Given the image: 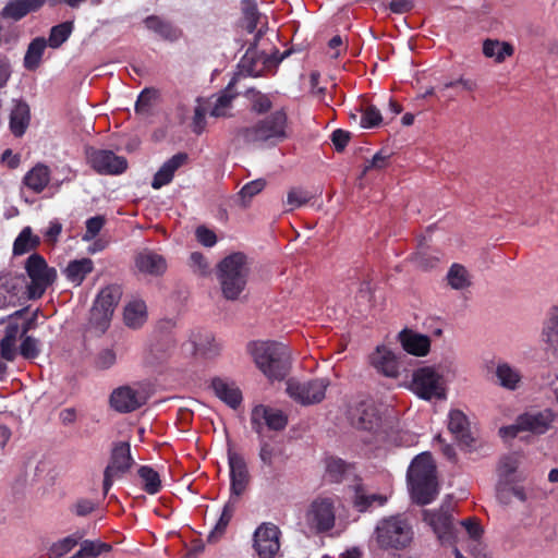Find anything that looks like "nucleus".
Returning <instances> with one entry per match:
<instances>
[{
    "instance_id": "nucleus-51",
    "label": "nucleus",
    "mask_w": 558,
    "mask_h": 558,
    "mask_svg": "<svg viewBox=\"0 0 558 558\" xmlns=\"http://www.w3.org/2000/svg\"><path fill=\"white\" fill-rule=\"evenodd\" d=\"M247 97L251 101L252 110L257 113L267 112L271 108V101L267 95L250 89L247 90Z\"/></svg>"
},
{
    "instance_id": "nucleus-37",
    "label": "nucleus",
    "mask_w": 558,
    "mask_h": 558,
    "mask_svg": "<svg viewBox=\"0 0 558 558\" xmlns=\"http://www.w3.org/2000/svg\"><path fill=\"white\" fill-rule=\"evenodd\" d=\"M513 51V47L509 43L497 39H486L483 43L484 56L494 59L497 63H501L507 57H511Z\"/></svg>"
},
{
    "instance_id": "nucleus-47",
    "label": "nucleus",
    "mask_w": 558,
    "mask_h": 558,
    "mask_svg": "<svg viewBox=\"0 0 558 558\" xmlns=\"http://www.w3.org/2000/svg\"><path fill=\"white\" fill-rule=\"evenodd\" d=\"M73 31L72 22H64L57 26H53L50 32L48 39L49 46L52 48L60 47L71 35Z\"/></svg>"
},
{
    "instance_id": "nucleus-28",
    "label": "nucleus",
    "mask_w": 558,
    "mask_h": 558,
    "mask_svg": "<svg viewBox=\"0 0 558 558\" xmlns=\"http://www.w3.org/2000/svg\"><path fill=\"white\" fill-rule=\"evenodd\" d=\"M185 347H189L186 350L192 354H199L204 357H214L221 349V344L210 333L204 336L194 333Z\"/></svg>"
},
{
    "instance_id": "nucleus-55",
    "label": "nucleus",
    "mask_w": 558,
    "mask_h": 558,
    "mask_svg": "<svg viewBox=\"0 0 558 558\" xmlns=\"http://www.w3.org/2000/svg\"><path fill=\"white\" fill-rule=\"evenodd\" d=\"M77 544V538L74 536H68L63 539L54 543L50 549V555L53 558H59L70 550H72Z\"/></svg>"
},
{
    "instance_id": "nucleus-29",
    "label": "nucleus",
    "mask_w": 558,
    "mask_h": 558,
    "mask_svg": "<svg viewBox=\"0 0 558 558\" xmlns=\"http://www.w3.org/2000/svg\"><path fill=\"white\" fill-rule=\"evenodd\" d=\"M495 376L498 385L510 391L518 390L523 383V376L520 369L507 362L497 364Z\"/></svg>"
},
{
    "instance_id": "nucleus-39",
    "label": "nucleus",
    "mask_w": 558,
    "mask_h": 558,
    "mask_svg": "<svg viewBox=\"0 0 558 558\" xmlns=\"http://www.w3.org/2000/svg\"><path fill=\"white\" fill-rule=\"evenodd\" d=\"M387 498L383 495L368 494L361 485H356L354 488L353 504L359 511H366L374 505L383 506Z\"/></svg>"
},
{
    "instance_id": "nucleus-4",
    "label": "nucleus",
    "mask_w": 558,
    "mask_h": 558,
    "mask_svg": "<svg viewBox=\"0 0 558 558\" xmlns=\"http://www.w3.org/2000/svg\"><path fill=\"white\" fill-rule=\"evenodd\" d=\"M290 134L288 116L283 109L276 110L254 126L240 131V135L247 143L263 142L271 145L286 141Z\"/></svg>"
},
{
    "instance_id": "nucleus-23",
    "label": "nucleus",
    "mask_w": 558,
    "mask_h": 558,
    "mask_svg": "<svg viewBox=\"0 0 558 558\" xmlns=\"http://www.w3.org/2000/svg\"><path fill=\"white\" fill-rule=\"evenodd\" d=\"M24 312V310H20L8 317L9 325L7 326L4 337L0 341L1 356L7 361H13L16 357V340L20 333V326L15 319L21 317Z\"/></svg>"
},
{
    "instance_id": "nucleus-6",
    "label": "nucleus",
    "mask_w": 558,
    "mask_h": 558,
    "mask_svg": "<svg viewBox=\"0 0 558 558\" xmlns=\"http://www.w3.org/2000/svg\"><path fill=\"white\" fill-rule=\"evenodd\" d=\"M412 537L410 524L400 515L383 519L375 530L376 542L383 549L404 548L411 543Z\"/></svg>"
},
{
    "instance_id": "nucleus-63",
    "label": "nucleus",
    "mask_w": 558,
    "mask_h": 558,
    "mask_svg": "<svg viewBox=\"0 0 558 558\" xmlns=\"http://www.w3.org/2000/svg\"><path fill=\"white\" fill-rule=\"evenodd\" d=\"M520 432H524L523 427L520 426V416L515 420L514 424L504 426L499 429V435L502 438H513L515 437Z\"/></svg>"
},
{
    "instance_id": "nucleus-30",
    "label": "nucleus",
    "mask_w": 558,
    "mask_h": 558,
    "mask_svg": "<svg viewBox=\"0 0 558 558\" xmlns=\"http://www.w3.org/2000/svg\"><path fill=\"white\" fill-rule=\"evenodd\" d=\"M136 268L147 275L159 276L167 269L166 259L151 251H144L140 253L135 259Z\"/></svg>"
},
{
    "instance_id": "nucleus-27",
    "label": "nucleus",
    "mask_w": 558,
    "mask_h": 558,
    "mask_svg": "<svg viewBox=\"0 0 558 558\" xmlns=\"http://www.w3.org/2000/svg\"><path fill=\"white\" fill-rule=\"evenodd\" d=\"M186 159V154L182 153H179L168 159L154 175L151 187L159 190L169 184L172 181L175 171L185 163Z\"/></svg>"
},
{
    "instance_id": "nucleus-44",
    "label": "nucleus",
    "mask_w": 558,
    "mask_h": 558,
    "mask_svg": "<svg viewBox=\"0 0 558 558\" xmlns=\"http://www.w3.org/2000/svg\"><path fill=\"white\" fill-rule=\"evenodd\" d=\"M233 513H234V504L231 501H228L222 509L219 520L217 521L216 525L214 526V529L210 531V533L208 535L209 542L217 541L226 532V529H227L228 524L230 523V521L233 517Z\"/></svg>"
},
{
    "instance_id": "nucleus-40",
    "label": "nucleus",
    "mask_w": 558,
    "mask_h": 558,
    "mask_svg": "<svg viewBox=\"0 0 558 558\" xmlns=\"http://www.w3.org/2000/svg\"><path fill=\"white\" fill-rule=\"evenodd\" d=\"M145 25L148 29L155 32L160 37L167 40H175L180 37V31L169 22L161 20L158 16H148L145 20Z\"/></svg>"
},
{
    "instance_id": "nucleus-61",
    "label": "nucleus",
    "mask_w": 558,
    "mask_h": 558,
    "mask_svg": "<svg viewBox=\"0 0 558 558\" xmlns=\"http://www.w3.org/2000/svg\"><path fill=\"white\" fill-rule=\"evenodd\" d=\"M275 456V448L267 442H263L259 450V459L262 462L267 466H272Z\"/></svg>"
},
{
    "instance_id": "nucleus-20",
    "label": "nucleus",
    "mask_w": 558,
    "mask_h": 558,
    "mask_svg": "<svg viewBox=\"0 0 558 558\" xmlns=\"http://www.w3.org/2000/svg\"><path fill=\"white\" fill-rule=\"evenodd\" d=\"M371 365L386 377L396 378L400 374L397 355L387 347L378 345L369 355Z\"/></svg>"
},
{
    "instance_id": "nucleus-11",
    "label": "nucleus",
    "mask_w": 558,
    "mask_h": 558,
    "mask_svg": "<svg viewBox=\"0 0 558 558\" xmlns=\"http://www.w3.org/2000/svg\"><path fill=\"white\" fill-rule=\"evenodd\" d=\"M329 385L328 379L320 378L306 383L295 379L287 381V393L296 402L303 405H310L320 402L325 398L326 389Z\"/></svg>"
},
{
    "instance_id": "nucleus-18",
    "label": "nucleus",
    "mask_w": 558,
    "mask_h": 558,
    "mask_svg": "<svg viewBox=\"0 0 558 558\" xmlns=\"http://www.w3.org/2000/svg\"><path fill=\"white\" fill-rule=\"evenodd\" d=\"M145 403V397L138 390L122 386L112 391L110 396L111 407L120 413L135 411Z\"/></svg>"
},
{
    "instance_id": "nucleus-21",
    "label": "nucleus",
    "mask_w": 558,
    "mask_h": 558,
    "mask_svg": "<svg viewBox=\"0 0 558 558\" xmlns=\"http://www.w3.org/2000/svg\"><path fill=\"white\" fill-rule=\"evenodd\" d=\"M264 420L266 425L274 430H281L287 426L288 418L282 411L271 409L265 405H257L252 411L251 422L253 428L260 433V421Z\"/></svg>"
},
{
    "instance_id": "nucleus-57",
    "label": "nucleus",
    "mask_w": 558,
    "mask_h": 558,
    "mask_svg": "<svg viewBox=\"0 0 558 558\" xmlns=\"http://www.w3.org/2000/svg\"><path fill=\"white\" fill-rule=\"evenodd\" d=\"M117 354L113 349H104L101 350L96 359L95 365L99 369H108L116 364Z\"/></svg>"
},
{
    "instance_id": "nucleus-38",
    "label": "nucleus",
    "mask_w": 558,
    "mask_h": 558,
    "mask_svg": "<svg viewBox=\"0 0 558 558\" xmlns=\"http://www.w3.org/2000/svg\"><path fill=\"white\" fill-rule=\"evenodd\" d=\"M39 244L40 238L34 234L31 227H25L14 241L13 253L15 255H23L35 250Z\"/></svg>"
},
{
    "instance_id": "nucleus-36",
    "label": "nucleus",
    "mask_w": 558,
    "mask_h": 558,
    "mask_svg": "<svg viewBox=\"0 0 558 558\" xmlns=\"http://www.w3.org/2000/svg\"><path fill=\"white\" fill-rule=\"evenodd\" d=\"M29 123V108L25 102L17 101L10 114V130L15 136H22Z\"/></svg>"
},
{
    "instance_id": "nucleus-53",
    "label": "nucleus",
    "mask_w": 558,
    "mask_h": 558,
    "mask_svg": "<svg viewBox=\"0 0 558 558\" xmlns=\"http://www.w3.org/2000/svg\"><path fill=\"white\" fill-rule=\"evenodd\" d=\"M105 223H106V218L100 215L87 219L86 231L82 235V240L88 242V241H92L93 239H95L96 235L104 228Z\"/></svg>"
},
{
    "instance_id": "nucleus-54",
    "label": "nucleus",
    "mask_w": 558,
    "mask_h": 558,
    "mask_svg": "<svg viewBox=\"0 0 558 558\" xmlns=\"http://www.w3.org/2000/svg\"><path fill=\"white\" fill-rule=\"evenodd\" d=\"M380 111L375 106H367L361 117V125L365 129L378 126L381 123Z\"/></svg>"
},
{
    "instance_id": "nucleus-2",
    "label": "nucleus",
    "mask_w": 558,
    "mask_h": 558,
    "mask_svg": "<svg viewBox=\"0 0 558 558\" xmlns=\"http://www.w3.org/2000/svg\"><path fill=\"white\" fill-rule=\"evenodd\" d=\"M247 351L256 366L270 379L283 378L290 366V352L287 345L275 341H253Z\"/></svg>"
},
{
    "instance_id": "nucleus-13",
    "label": "nucleus",
    "mask_w": 558,
    "mask_h": 558,
    "mask_svg": "<svg viewBox=\"0 0 558 558\" xmlns=\"http://www.w3.org/2000/svg\"><path fill=\"white\" fill-rule=\"evenodd\" d=\"M88 165L99 174L118 175L128 168V161L123 156L107 149H86Z\"/></svg>"
},
{
    "instance_id": "nucleus-3",
    "label": "nucleus",
    "mask_w": 558,
    "mask_h": 558,
    "mask_svg": "<svg viewBox=\"0 0 558 558\" xmlns=\"http://www.w3.org/2000/svg\"><path fill=\"white\" fill-rule=\"evenodd\" d=\"M250 275L246 255L236 252L225 257L217 267L222 294L228 300H236L243 292Z\"/></svg>"
},
{
    "instance_id": "nucleus-15",
    "label": "nucleus",
    "mask_w": 558,
    "mask_h": 558,
    "mask_svg": "<svg viewBox=\"0 0 558 558\" xmlns=\"http://www.w3.org/2000/svg\"><path fill=\"white\" fill-rule=\"evenodd\" d=\"M353 426L361 430L378 435L381 430L383 420L377 405L372 400L360 402L350 411Z\"/></svg>"
},
{
    "instance_id": "nucleus-1",
    "label": "nucleus",
    "mask_w": 558,
    "mask_h": 558,
    "mask_svg": "<svg viewBox=\"0 0 558 558\" xmlns=\"http://www.w3.org/2000/svg\"><path fill=\"white\" fill-rule=\"evenodd\" d=\"M408 484L411 497L417 505L430 504L438 495L435 464L430 453L416 456L408 470Z\"/></svg>"
},
{
    "instance_id": "nucleus-32",
    "label": "nucleus",
    "mask_w": 558,
    "mask_h": 558,
    "mask_svg": "<svg viewBox=\"0 0 558 558\" xmlns=\"http://www.w3.org/2000/svg\"><path fill=\"white\" fill-rule=\"evenodd\" d=\"M23 182L33 193H41L50 182V169L44 163H37L25 174Z\"/></svg>"
},
{
    "instance_id": "nucleus-60",
    "label": "nucleus",
    "mask_w": 558,
    "mask_h": 558,
    "mask_svg": "<svg viewBox=\"0 0 558 558\" xmlns=\"http://www.w3.org/2000/svg\"><path fill=\"white\" fill-rule=\"evenodd\" d=\"M39 353L38 342L32 337H26L21 344V354L25 359H35Z\"/></svg>"
},
{
    "instance_id": "nucleus-59",
    "label": "nucleus",
    "mask_w": 558,
    "mask_h": 558,
    "mask_svg": "<svg viewBox=\"0 0 558 558\" xmlns=\"http://www.w3.org/2000/svg\"><path fill=\"white\" fill-rule=\"evenodd\" d=\"M62 232V225L59 220L53 219L49 222L48 228L44 231V239L47 243L54 245Z\"/></svg>"
},
{
    "instance_id": "nucleus-8",
    "label": "nucleus",
    "mask_w": 558,
    "mask_h": 558,
    "mask_svg": "<svg viewBox=\"0 0 558 558\" xmlns=\"http://www.w3.org/2000/svg\"><path fill=\"white\" fill-rule=\"evenodd\" d=\"M336 522L335 498L319 495L312 500L304 513V526L315 534L331 530Z\"/></svg>"
},
{
    "instance_id": "nucleus-46",
    "label": "nucleus",
    "mask_w": 558,
    "mask_h": 558,
    "mask_svg": "<svg viewBox=\"0 0 558 558\" xmlns=\"http://www.w3.org/2000/svg\"><path fill=\"white\" fill-rule=\"evenodd\" d=\"M520 463V458L515 453L505 456L500 459L498 464V475L504 481L508 482L517 471Z\"/></svg>"
},
{
    "instance_id": "nucleus-12",
    "label": "nucleus",
    "mask_w": 558,
    "mask_h": 558,
    "mask_svg": "<svg viewBox=\"0 0 558 558\" xmlns=\"http://www.w3.org/2000/svg\"><path fill=\"white\" fill-rule=\"evenodd\" d=\"M281 531L270 522L262 523L254 532L253 548L258 558H277L280 553Z\"/></svg>"
},
{
    "instance_id": "nucleus-25",
    "label": "nucleus",
    "mask_w": 558,
    "mask_h": 558,
    "mask_svg": "<svg viewBox=\"0 0 558 558\" xmlns=\"http://www.w3.org/2000/svg\"><path fill=\"white\" fill-rule=\"evenodd\" d=\"M541 342L546 350L558 351V306L550 307L546 314L541 331Z\"/></svg>"
},
{
    "instance_id": "nucleus-42",
    "label": "nucleus",
    "mask_w": 558,
    "mask_h": 558,
    "mask_svg": "<svg viewBox=\"0 0 558 558\" xmlns=\"http://www.w3.org/2000/svg\"><path fill=\"white\" fill-rule=\"evenodd\" d=\"M138 476L143 483V488L150 495L157 494L161 489V480L157 471L150 466H141Z\"/></svg>"
},
{
    "instance_id": "nucleus-33",
    "label": "nucleus",
    "mask_w": 558,
    "mask_h": 558,
    "mask_svg": "<svg viewBox=\"0 0 558 558\" xmlns=\"http://www.w3.org/2000/svg\"><path fill=\"white\" fill-rule=\"evenodd\" d=\"M94 270V263L90 258H81L71 260L63 274L69 282L78 287L82 284L87 275Z\"/></svg>"
},
{
    "instance_id": "nucleus-9",
    "label": "nucleus",
    "mask_w": 558,
    "mask_h": 558,
    "mask_svg": "<svg viewBox=\"0 0 558 558\" xmlns=\"http://www.w3.org/2000/svg\"><path fill=\"white\" fill-rule=\"evenodd\" d=\"M122 296V290L117 284L107 286L97 295L90 311V325L100 333L109 327L114 308Z\"/></svg>"
},
{
    "instance_id": "nucleus-7",
    "label": "nucleus",
    "mask_w": 558,
    "mask_h": 558,
    "mask_svg": "<svg viewBox=\"0 0 558 558\" xmlns=\"http://www.w3.org/2000/svg\"><path fill=\"white\" fill-rule=\"evenodd\" d=\"M25 270L29 278V283L25 282L26 299H39L47 288L56 280L57 271L50 268L45 258L39 254H32L26 263Z\"/></svg>"
},
{
    "instance_id": "nucleus-34",
    "label": "nucleus",
    "mask_w": 558,
    "mask_h": 558,
    "mask_svg": "<svg viewBox=\"0 0 558 558\" xmlns=\"http://www.w3.org/2000/svg\"><path fill=\"white\" fill-rule=\"evenodd\" d=\"M46 0H13L2 10V16L19 21L28 13L38 10Z\"/></svg>"
},
{
    "instance_id": "nucleus-22",
    "label": "nucleus",
    "mask_w": 558,
    "mask_h": 558,
    "mask_svg": "<svg viewBox=\"0 0 558 558\" xmlns=\"http://www.w3.org/2000/svg\"><path fill=\"white\" fill-rule=\"evenodd\" d=\"M228 462L231 476V490L236 496L241 495L248 482V472L245 460L235 451H228Z\"/></svg>"
},
{
    "instance_id": "nucleus-58",
    "label": "nucleus",
    "mask_w": 558,
    "mask_h": 558,
    "mask_svg": "<svg viewBox=\"0 0 558 558\" xmlns=\"http://www.w3.org/2000/svg\"><path fill=\"white\" fill-rule=\"evenodd\" d=\"M195 235L197 241L206 247H211L217 243V236L215 232L204 226H201L196 229Z\"/></svg>"
},
{
    "instance_id": "nucleus-48",
    "label": "nucleus",
    "mask_w": 558,
    "mask_h": 558,
    "mask_svg": "<svg viewBox=\"0 0 558 558\" xmlns=\"http://www.w3.org/2000/svg\"><path fill=\"white\" fill-rule=\"evenodd\" d=\"M157 98V92L154 89H144L137 97L136 104H135V111L137 114L141 116H148L150 114L155 101Z\"/></svg>"
},
{
    "instance_id": "nucleus-14",
    "label": "nucleus",
    "mask_w": 558,
    "mask_h": 558,
    "mask_svg": "<svg viewBox=\"0 0 558 558\" xmlns=\"http://www.w3.org/2000/svg\"><path fill=\"white\" fill-rule=\"evenodd\" d=\"M133 464L129 442L117 444L111 453L110 462L104 473V493L107 494L113 482L126 473Z\"/></svg>"
},
{
    "instance_id": "nucleus-43",
    "label": "nucleus",
    "mask_w": 558,
    "mask_h": 558,
    "mask_svg": "<svg viewBox=\"0 0 558 558\" xmlns=\"http://www.w3.org/2000/svg\"><path fill=\"white\" fill-rule=\"evenodd\" d=\"M447 280L452 289L460 290L471 284L469 271L460 264H453L448 274Z\"/></svg>"
},
{
    "instance_id": "nucleus-17",
    "label": "nucleus",
    "mask_w": 558,
    "mask_h": 558,
    "mask_svg": "<svg viewBox=\"0 0 558 558\" xmlns=\"http://www.w3.org/2000/svg\"><path fill=\"white\" fill-rule=\"evenodd\" d=\"M450 510V505L444 504L439 510L423 511L424 521L433 529L434 533L442 543L449 542L452 536Z\"/></svg>"
},
{
    "instance_id": "nucleus-45",
    "label": "nucleus",
    "mask_w": 558,
    "mask_h": 558,
    "mask_svg": "<svg viewBox=\"0 0 558 558\" xmlns=\"http://www.w3.org/2000/svg\"><path fill=\"white\" fill-rule=\"evenodd\" d=\"M265 186L266 181L264 179H256L246 183L238 194L240 206L246 208L250 205L251 199L260 193Z\"/></svg>"
},
{
    "instance_id": "nucleus-35",
    "label": "nucleus",
    "mask_w": 558,
    "mask_h": 558,
    "mask_svg": "<svg viewBox=\"0 0 558 558\" xmlns=\"http://www.w3.org/2000/svg\"><path fill=\"white\" fill-rule=\"evenodd\" d=\"M124 323L128 327L137 329L147 319V306L143 300L133 299L124 307Z\"/></svg>"
},
{
    "instance_id": "nucleus-26",
    "label": "nucleus",
    "mask_w": 558,
    "mask_h": 558,
    "mask_svg": "<svg viewBox=\"0 0 558 558\" xmlns=\"http://www.w3.org/2000/svg\"><path fill=\"white\" fill-rule=\"evenodd\" d=\"M448 429L458 441L465 446H470L473 441L470 429V422L466 415L460 410H451L449 412Z\"/></svg>"
},
{
    "instance_id": "nucleus-56",
    "label": "nucleus",
    "mask_w": 558,
    "mask_h": 558,
    "mask_svg": "<svg viewBox=\"0 0 558 558\" xmlns=\"http://www.w3.org/2000/svg\"><path fill=\"white\" fill-rule=\"evenodd\" d=\"M311 199V195L301 189H291L287 195V205L289 209H295Z\"/></svg>"
},
{
    "instance_id": "nucleus-52",
    "label": "nucleus",
    "mask_w": 558,
    "mask_h": 558,
    "mask_svg": "<svg viewBox=\"0 0 558 558\" xmlns=\"http://www.w3.org/2000/svg\"><path fill=\"white\" fill-rule=\"evenodd\" d=\"M110 545L101 542L84 541L78 550L84 558H96L101 553L109 551Z\"/></svg>"
},
{
    "instance_id": "nucleus-19",
    "label": "nucleus",
    "mask_w": 558,
    "mask_h": 558,
    "mask_svg": "<svg viewBox=\"0 0 558 558\" xmlns=\"http://www.w3.org/2000/svg\"><path fill=\"white\" fill-rule=\"evenodd\" d=\"M520 426L524 432L533 434H544L551 426L556 418V413L551 409L527 411L519 415Z\"/></svg>"
},
{
    "instance_id": "nucleus-64",
    "label": "nucleus",
    "mask_w": 558,
    "mask_h": 558,
    "mask_svg": "<svg viewBox=\"0 0 558 558\" xmlns=\"http://www.w3.org/2000/svg\"><path fill=\"white\" fill-rule=\"evenodd\" d=\"M331 140L337 149H343L349 143L350 135L343 130H336L332 132Z\"/></svg>"
},
{
    "instance_id": "nucleus-31",
    "label": "nucleus",
    "mask_w": 558,
    "mask_h": 558,
    "mask_svg": "<svg viewBox=\"0 0 558 558\" xmlns=\"http://www.w3.org/2000/svg\"><path fill=\"white\" fill-rule=\"evenodd\" d=\"M215 395L229 407L235 409L242 401V393L233 383L222 378H215L211 381Z\"/></svg>"
},
{
    "instance_id": "nucleus-49",
    "label": "nucleus",
    "mask_w": 558,
    "mask_h": 558,
    "mask_svg": "<svg viewBox=\"0 0 558 558\" xmlns=\"http://www.w3.org/2000/svg\"><path fill=\"white\" fill-rule=\"evenodd\" d=\"M189 266L197 276L205 277L210 274V263L199 252L191 253L189 258Z\"/></svg>"
},
{
    "instance_id": "nucleus-62",
    "label": "nucleus",
    "mask_w": 558,
    "mask_h": 558,
    "mask_svg": "<svg viewBox=\"0 0 558 558\" xmlns=\"http://www.w3.org/2000/svg\"><path fill=\"white\" fill-rule=\"evenodd\" d=\"M461 525L465 529L469 536L473 539H477L482 535V527L477 521L468 519L461 522Z\"/></svg>"
},
{
    "instance_id": "nucleus-41",
    "label": "nucleus",
    "mask_w": 558,
    "mask_h": 558,
    "mask_svg": "<svg viewBox=\"0 0 558 558\" xmlns=\"http://www.w3.org/2000/svg\"><path fill=\"white\" fill-rule=\"evenodd\" d=\"M46 46L47 41L44 38H35L29 44L24 57V65L26 69L34 70L39 65Z\"/></svg>"
},
{
    "instance_id": "nucleus-5",
    "label": "nucleus",
    "mask_w": 558,
    "mask_h": 558,
    "mask_svg": "<svg viewBox=\"0 0 558 558\" xmlns=\"http://www.w3.org/2000/svg\"><path fill=\"white\" fill-rule=\"evenodd\" d=\"M408 388L426 401L444 400L447 397L446 380L435 366H422L415 369Z\"/></svg>"
},
{
    "instance_id": "nucleus-10",
    "label": "nucleus",
    "mask_w": 558,
    "mask_h": 558,
    "mask_svg": "<svg viewBox=\"0 0 558 558\" xmlns=\"http://www.w3.org/2000/svg\"><path fill=\"white\" fill-rule=\"evenodd\" d=\"M235 95L231 90L226 89L214 100L197 99V106L194 110L193 130L196 133H202L205 129V116L208 109L209 113L215 118L227 117L232 108V100Z\"/></svg>"
},
{
    "instance_id": "nucleus-24",
    "label": "nucleus",
    "mask_w": 558,
    "mask_h": 558,
    "mask_svg": "<svg viewBox=\"0 0 558 558\" xmlns=\"http://www.w3.org/2000/svg\"><path fill=\"white\" fill-rule=\"evenodd\" d=\"M399 340L405 352L416 356H425L430 349L427 336L404 329L399 333Z\"/></svg>"
},
{
    "instance_id": "nucleus-50",
    "label": "nucleus",
    "mask_w": 558,
    "mask_h": 558,
    "mask_svg": "<svg viewBox=\"0 0 558 558\" xmlns=\"http://www.w3.org/2000/svg\"><path fill=\"white\" fill-rule=\"evenodd\" d=\"M348 469L349 465L338 458H329L326 462V473L332 482L341 481Z\"/></svg>"
},
{
    "instance_id": "nucleus-16",
    "label": "nucleus",
    "mask_w": 558,
    "mask_h": 558,
    "mask_svg": "<svg viewBox=\"0 0 558 558\" xmlns=\"http://www.w3.org/2000/svg\"><path fill=\"white\" fill-rule=\"evenodd\" d=\"M26 299L25 278L16 274H0V308L13 306Z\"/></svg>"
}]
</instances>
